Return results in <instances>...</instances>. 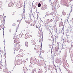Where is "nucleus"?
Masks as SVG:
<instances>
[{
	"instance_id": "nucleus-1",
	"label": "nucleus",
	"mask_w": 73,
	"mask_h": 73,
	"mask_svg": "<svg viewBox=\"0 0 73 73\" xmlns=\"http://www.w3.org/2000/svg\"><path fill=\"white\" fill-rule=\"evenodd\" d=\"M14 39V42L15 44H19L20 43V41H19V38H16V36H14L13 37Z\"/></svg>"
},
{
	"instance_id": "nucleus-2",
	"label": "nucleus",
	"mask_w": 73,
	"mask_h": 73,
	"mask_svg": "<svg viewBox=\"0 0 73 73\" xmlns=\"http://www.w3.org/2000/svg\"><path fill=\"white\" fill-rule=\"evenodd\" d=\"M19 52L20 54L18 55V56H19V57H21L24 56V54L23 52V51H21V50H19Z\"/></svg>"
},
{
	"instance_id": "nucleus-3",
	"label": "nucleus",
	"mask_w": 73,
	"mask_h": 73,
	"mask_svg": "<svg viewBox=\"0 0 73 73\" xmlns=\"http://www.w3.org/2000/svg\"><path fill=\"white\" fill-rule=\"evenodd\" d=\"M39 53H38V58H41V48H39Z\"/></svg>"
},
{
	"instance_id": "nucleus-4",
	"label": "nucleus",
	"mask_w": 73,
	"mask_h": 73,
	"mask_svg": "<svg viewBox=\"0 0 73 73\" xmlns=\"http://www.w3.org/2000/svg\"><path fill=\"white\" fill-rule=\"evenodd\" d=\"M15 47V49L16 50H19L20 48V46L19 45H17Z\"/></svg>"
},
{
	"instance_id": "nucleus-5",
	"label": "nucleus",
	"mask_w": 73,
	"mask_h": 73,
	"mask_svg": "<svg viewBox=\"0 0 73 73\" xmlns=\"http://www.w3.org/2000/svg\"><path fill=\"white\" fill-rule=\"evenodd\" d=\"M32 44L33 45H35L36 44V42H35V40L33 39L31 41Z\"/></svg>"
},
{
	"instance_id": "nucleus-6",
	"label": "nucleus",
	"mask_w": 73,
	"mask_h": 73,
	"mask_svg": "<svg viewBox=\"0 0 73 73\" xmlns=\"http://www.w3.org/2000/svg\"><path fill=\"white\" fill-rule=\"evenodd\" d=\"M31 20L27 19L26 20V22L29 24L31 22Z\"/></svg>"
},
{
	"instance_id": "nucleus-7",
	"label": "nucleus",
	"mask_w": 73,
	"mask_h": 73,
	"mask_svg": "<svg viewBox=\"0 0 73 73\" xmlns=\"http://www.w3.org/2000/svg\"><path fill=\"white\" fill-rule=\"evenodd\" d=\"M3 71L5 73H7L8 72V69L7 68L4 69L3 70Z\"/></svg>"
},
{
	"instance_id": "nucleus-8",
	"label": "nucleus",
	"mask_w": 73,
	"mask_h": 73,
	"mask_svg": "<svg viewBox=\"0 0 73 73\" xmlns=\"http://www.w3.org/2000/svg\"><path fill=\"white\" fill-rule=\"evenodd\" d=\"M0 19H1V21H5V20L3 18V17L2 16L0 15Z\"/></svg>"
},
{
	"instance_id": "nucleus-9",
	"label": "nucleus",
	"mask_w": 73,
	"mask_h": 73,
	"mask_svg": "<svg viewBox=\"0 0 73 73\" xmlns=\"http://www.w3.org/2000/svg\"><path fill=\"white\" fill-rule=\"evenodd\" d=\"M38 34L39 35H42V32H41L40 30H38Z\"/></svg>"
},
{
	"instance_id": "nucleus-10",
	"label": "nucleus",
	"mask_w": 73,
	"mask_h": 73,
	"mask_svg": "<svg viewBox=\"0 0 73 73\" xmlns=\"http://www.w3.org/2000/svg\"><path fill=\"white\" fill-rule=\"evenodd\" d=\"M23 63V60H21L20 59H19V63L20 64H21L22 63Z\"/></svg>"
},
{
	"instance_id": "nucleus-11",
	"label": "nucleus",
	"mask_w": 73,
	"mask_h": 73,
	"mask_svg": "<svg viewBox=\"0 0 73 73\" xmlns=\"http://www.w3.org/2000/svg\"><path fill=\"white\" fill-rule=\"evenodd\" d=\"M42 73V70L41 69H40L38 71V73Z\"/></svg>"
},
{
	"instance_id": "nucleus-12",
	"label": "nucleus",
	"mask_w": 73,
	"mask_h": 73,
	"mask_svg": "<svg viewBox=\"0 0 73 73\" xmlns=\"http://www.w3.org/2000/svg\"><path fill=\"white\" fill-rule=\"evenodd\" d=\"M19 61H20V59H19L16 61V62L17 63L18 65H19V64L20 65V64L19 63V62H20Z\"/></svg>"
},
{
	"instance_id": "nucleus-13",
	"label": "nucleus",
	"mask_w": 73,
	"mask_h": 73,
	"mask_svg": "<svg viewBox=\"0 0 73 73\" xmlns=\"http://www.w3.org/2000/svg\"><path fill=\"white\" fill-rule=\"evenodd\" d=\"M62 14H63V15H64V16H65V15H66V13L64 11H63Z\"/></svg>"
},
{
	"instance_id": "nucleus-14",
	"label": "nucleus",
	"mask_w": 73,
	"mask_h": 73,
	"mask_svg": "<svg viewBox=\"0 0 73 73\" xmlns=\"http://www.w3.org/2000/svg\"><path fill=\"white\" fill-rule=\"evenodd\" d=\"M25 38H29V36L28 35H26L25 36Z\"/></svg>"
},
{
	"instance_id": "nucleus-15",
	"label": "nucleus",
	"mask_w": 73,
	"mask_h": 73,
	"mask_svg": "<svg viewBox=\"0 0 73 73\" xmlns=\"http://www.w3.org/2000/svg\"><path fill=\"white\" fill-rule=\"evenodd\" d=\"M8 6L9 7H12V4H11L9 3L8 5Z\"/></svg>"
},
{
	"instance_id": "nucleus-16",
	"label": "nucleus",
	"mask_w": 73,
	"mask_h": 73,
	"mask_svg": "<svg viewBox=\"0 0 73 73\" xmlns=\"http://www.w3.org/2000/svg\"><path fill=\"white\" fill-rule=\"evenodd\" d=\"M45 9H46V8H45V7L44 6H42V10H45Z\"/></svg>"
},
{
	"instance_id": "nucleus-17",
	"label": "nucleus",
	"mask_w": 73,
	"mask_h": 73,
	"mask_svg": "<svg viewBox=\"0 0 73 73\" xmlns=\"http://www.w3.org/2000/svg\"><path fill=\"white\" fill-rule=\"evenodd\" d=\"M30 62H31V63L32 64H33V65L35 64V62H34L32 60L30 61Z\"/></svg>"
},
{
	"instance_id": "nucleus-18",
	"label": "nucleus",
	"mask_w": 73,
	"mask_h": 73,
	"mask_svg": "<svg viewBox=\"0 0 73 73\" xmlns=\"http://www.w3.org/2000/svg\"><path fill=\"white\" fill-rule=\"evenodd\" d=\"M38 7H40L41 6V4H40V3H39V4L38 5Z\"/></svg>"
},
{
	"instance_id": "nucleus-19",
	"label": "nucleus",
	"mask_w": 73,
	"mask_h": 73,
	"mask_svg": "<svg viewBox=\"0 0 73 73\" xmlns=\"http://www.w3.org/2000/svg\"><path fill=\"white\" fill-rule=\"evenodd\" d=\"M25 46H28V42H26L25 43Z\"/></svg>"
},
{
	"instance_id": "nucleus-20",
	"label": "nucleus",
	"mask_w": 73,
	"mask_h": 73,
	"mask_svg": "<svg viewBox=\"0 0 73 73\" xmlns=\"http://www.w3.org/2000/svg\"><path fill=\"white\" fill-rule=\"evenodd\" d=\"M21 15L22 17H24V13H22L21 14Z\"/></svg>"
},
{
	"instance_id": "nucleus-21",
	"label": "nucleus",
	"mask_w": 73,
	"mask_h": 73,
	"mask_svg": "<svg viewBox=\"0 0 73 73\" xmlns=\"http://www.w3.org/2000/svg\"><path fill=\"white\" fill-rule=\"evenodd\" d=\"M2 64L0 65V69H2Z\"/></svg>"
},
{
	"instance_id": "nucleus-22",
	"label": "nucleus",
	"mask_w": 73,
	"mask_h": 73,
	"mask_svg": "<svg viewBox=\"0 0 73 73\" xmlns=\"http://www.w3.org/2000/svg\"><path fill=\"white\" fill-rule=\"evenodd\" d=\"M11 4L12 5H14V2L13 1L11 3Z\"/></svg>"
},
{
	"instance_id": "nucleus-23",
	"label": "nucleus",
	"mask_w": 73,
	"mask_h": 73,
	"mask_svg": "<svg viewBox=\"0 0 73 73\" xmlns=\"http://www.w3.org/2000/svg\"><path fill=\"white\" fill-rule=\"evenodd\" d=\"M9 32H10V33L11 32H12V30H11V29H9Z\"/></svg>"
},
{
	"instance_id": "nucleus-24",
	"label": "nucleus",
	"mask_w": 73,
	"mask_h": 73,
	"mask_svg": "<svg viewBox=\"0 0 73 73\" xmlns=\"http://www.w3.org/2000/svg\"><path fill=\"white\" fill-rule=\"evenodd\" d=\"M41 52L42 53H44V50H42L41 51Z\"/></svg>"
},
{
	"instance_id": "nucleus-25",
	"label": "nucleus",
	"mask_w": 73,
	"mask_h": 73,
	"mask_svg": "<svg viewBox=\"0 0 73 73\" xmlns=\"http://www.w3.org/2000/svg\"><path fill=\"white\" fill-rule=\"evenodd\" d=\"M16 25V24H15V23H13V25Z\"/></svg>"
},
{
	"instance_id": "nucleus-26",
	"label": "nucleus",
	"mask_w": 73,
	"mask_h": 73,
	"mask_svg": "<svg viewBox=\"0 0 73 73\" xmlns=\"http://www.w3.org/2000/svg\"><path fill=\"white\" fill-rule=\"evenodd\" d=\"M1 27H2L1 26H0V30H1Z\"/></svg>"
},
{
	"instance_id": "nucleus-27",
	"label": "nucleus",
	"mask_w": 73,
	"mask_h": 73,
	"mask_svg": "<svg viewBox=\"0 0 73 73\" xmlns=\"http://www.w3.org/2000/svg\"><path fill=\"white\" fill-rule=\"evenodd\" d=\"M7 73H11V72H9H9L8 71V72H7Z\"/></svg>"
},
{
	"instance_id": "nucleus-28",
	"label": "nucleus",
	"mask_w": 73,
	"mask_h": 73,
	"mask_svg": "<svg viewBox=\"0 0 73 73\" xmlns=\"http://www.w3.org/2000/svg\"><path fill=\"white\" fill-rule=\"evenodd\" d=\"M19 21H19V20H18L17 21V22H19Z\"/></svg>"
},
{
	"instance_id": "nucleus-29",
	"label": "nucleus",
	"mask_w": 73,
	"mask_h": 73,
	"mask_svg": "<svg viewBox=\"0 0 73 73\" xmlns=\"http://www.w3.org/2000/svg\"><path fill=\"white\" fill-rule=\"evenodd\" d=\"M34 49H35V50H36V48H34Z\"/></svg>"
},
{
	"instance_id": "nucleus-30",
	"label": "nucleus",
	"mask_w": 73,
	"mask_h": 73,
	"mask_svg": "<svg viewBox=\"0 0 73 73\" xmlns=\"http://www.w3.org/2000/svg\"><path fill=\"white\" fill-rule=\"evenodd\" d=\"M1 5H0V7H1Z\"/></svg>"
},
{
	"instance_id": "nucleus-31",
	"label": "nucleus",
	"mask_w": 73,
	"mask_h": 73,
	"mask_svg": "<svg viewBox=\"0 0 73 73\" xmlns=\"http://www.w3.org/2000/svg\"><path fill=\"white\" fill-rule=\"evenodd\" d=\"M50 32H51V31H50Z\"/></svg>"
},
{
	"instance_id": "nucleus-32",
	"label": "nucleus",
	"mask_w": 73,
	"mask_h": 73,
	"mask_svg": "<svg viewBox=\"0 0 73 73\" xmlns=\"http://www.w3.org/2000/svg\"><path fill=\"white\" fill-rule=\"evenodd\" d=\"M49 20H50V19Z\"/></svg>"
},
{
	"instance_id": "nucleus-33",
	"label": "nucleus",
	"mask_w": 73,
	"mask_h": 73,
	"mask_svg": "<svg viewBox=\"0 0 73 73\" xmlns=\"http://www.w3.org/2000/svg\"><path fill=\"white\" fill-rule=\"evenodd\" d=\"M53 7H54V6H53Z\"/></svg>"
}]
</instances>
